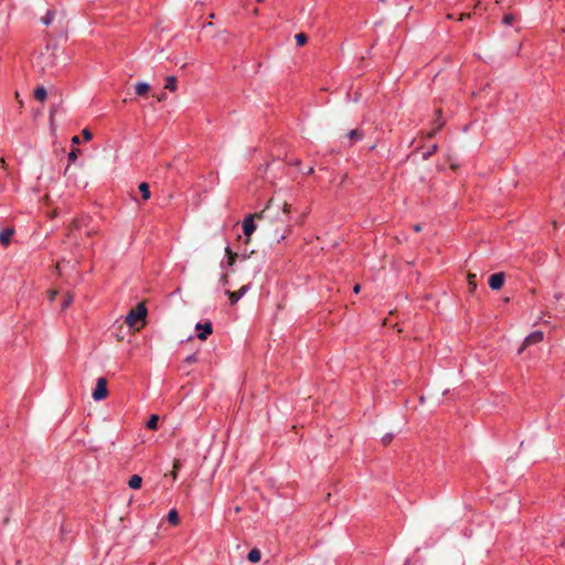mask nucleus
Returning <instances> with one entry per match:
<instances>
[{
	"instance_id": "obj_1",
	"label": "nucleus",
	"mask_w": 565,
	"mask_h": 565,
	"mask_svg": "<svg viewBox=\"0 0 565 565\" xmlns=\"http://www.w3.org/2000/svg\"><path fill=\"white\" fill-rule=\"evenodd\" d=\"M257 221L262 222V231L270 241L280 243L291 230L289 204L286 201L270 199L257 213Z\"/></svg>"
},
{
	"instance_id": "obj_2",
	"label": "nucleus",
	"mask_w": 565,
	"mask_h": 565,
	"mask_svg": "<svg viewBox=\"0 0 565 565\" xmlns=\"http://www.w3.org/2000/svg\"><path fill=\"white\" fill-rule=\"evenodd\" d=\"M146 318L147 307L140 302L128 312L126 323L134 331H139L146 324Z\"/></svg>"
},
{
	"instance_id": "obj_3",
	"label": "nucleus",
	"mask_w": 565,
	"mask_h": 565,
	"mask_svg": "<svg viewBox=\"0 0 565 565\" xmlns=\"http://www.w3.org/2000/svg\"><path fill=\"white\" fill-rule=\"evenodd\" d=\"M86 221H87L86 217L75 218L68 227L66 237L68 238V241H71L76 246L79 245V242L76 236V231L81 230L82 227H86L87 226Z\"/></svg>"
},
{
	"instance_id": "obj_4",
	"label": "nucleus",
	"mask_w": 565,
	"mask_h": 565,
	"mask_svg": "<svg viewBox=\"0 0 565 565\" xmlns=\"http://www.w3.org/2000/svg\"><path fill=\"white\" fill-rule=\"evenodd\" d=\"M108 395L107 390V380L105 377L97 379L96 387L93 392V398L95 401H100L106 398Z\"/></svg>"
},
{
	"instance_id": "obj_5",
	"label": "nucleus",
	"mask_w": 565,
	"mask_h": 565,
	"mask_svg": "<svg viewBox=\"0 0 565 565\" xmlns=\"http://www.w3.org/2000/svg\"><path fill=\"white\" fill-rule=\"evenodd\" d=\"M257 220V213L249 214L243 222V232L246 237V242L249 241L252 234L256 230L255 221Z\"/></svg>"
},
{
	"instance_id": "obj_6",
	"label": "nucleus",
	"mask_w": 565,
	"mask_h": 565,
	"mask_svg": "<svg viewBox=\"0 0 565 565\" xmlns=\"http://www.w3.org/2000/svg\"><path fill=\"white\" fill-rule=\"evenodd\" d=\"M542 340H543V332L542 331H534V332H532L531 334H529L524 339L523 344L519 349V354H521L525 350V348H527L529 345L539 343Z\"/></svg>"
},
{
	"instance_id": "obj_7",
	"label": "nucleus",
	"mask_w": 565,
	"mask_h": 565,
	"mask_svg": "<svg viewBox=\"0 0 565 565\" xmlns=\"http://www.w3.org/2000/svg\"><path fill=\"white\" fill-rule=\"evenodd\" d=\"M195 328L199 330L198 338L202 341L206 340L213 332L212 323L210 321H206L205 323H198Z\"/></svg>"
},
{
	"instance_id": "obj_8",
	"label": "nucleus",
	"mask_w": 565,
	"mask_h": 565,
	"mask_svg": "<svg viewBox=\"0 0 565 565\" xmlns=\"http://www.w3.org/2000/svg\"><path fill=\"white\" fill-rule=\"evenodd\" d=\"M505 276L503 273H495L489 278V286L493 290H499L504 284Z\"/></svg>"
},
{
	"instance_id": "obj_9",
	"label": "nucleus",
	"mask_w": 565,
	"mask_h": 565,
	"mask_svg": "<svg viewBox=\"0 0 565 565\" xmlns=\"http://www.w3.org/2000/svg\"><path fill=\"white\" fill-rule=\"evenodd\" d=\"M248 285L241 287L237 291H227L231 303H236L247 291Z\"/></svg>"
},
{
	"instance_id": "obj_10",
	"label": "nucleus",
	"mask_w": 565,
	"mask_h": 565,
	"mask_svg": "<svg viewBox=\"0 0 565 565\" xmlns=\"http://www.w3.org/2000/svg\"><path fill=\"white\" fill-rule=\"evenodd\" d=\"M14 233L13 228H6L0 233V243L7 246L11 242V237Z\"/></svg>"
},
{
	"instance_id": "obj_11",
	"label": "nucleus",
	"mask_w": 565,
	"mask_h": 565,
	"mask_svg": "<svg viewBox=\"0 0 565 565\" xmlns=\"http://www.w3.org/2000/svg\"><path fill=\"white\" fill-rule=\"evenodd\" d=\"M150 90L149 84L145 82H140L136 85V94L138 96H145Z\"/></svg>"
},
{
	"instance_id": "obj_12",
	"label": "nucleus",
	"mask_w": 565,
	"mask_h": 565,
	"mask_svg": "<svg viewBox=\"0 0 565 565\" xmlns=\"http://www.w3.org/2000/svg\"><path fill=\"white\" fill-rule=\"evenodd\" d=\"M141 483H142V479L140 476L138 475H134L130 477L129 481H128V486L131 488V489H140L141 487Z\"/></svg>"
},
{
	"instance_id": "obj_13",
	"label": "nucleus",
	"mask_w": 565,
	"mask_h": 565,
	"mask_svg": "<svg viewBox=\"0 0 565 565\" xmlns=\"http://www.w3.org/2000/svg\"><path fill=\"white\" fill-rule=\"evenodd\" d=\"M138 188H139L142 199L149 200L150 195H151L149 184L146 182H141Z\"/></svg>"
},
{
	"instance_id": "obj_14",
	"label": "nucleus",
	"mask_w": 565,
	"mask_h": 565,
	"mask_svg": "<svg viewBox=\"0 0 565 565\" xmlns=\"http://www.w3.org/2000/svg\"><path fill=\"white\" fill-rule=\"evenodd\" d=\"M262 553L258 548H253L249 551L247 558L250 563H257L260 561Z\"/></svg>"
},
{
	"instance_id": "obj_15",
	"label": "nucleus",
	"mask_w": 565,
	"mask_h": 565,
	"mask_svg": "<svg viewBox=\"0 0 565 565\" xmlns=\"http://www.w3.org/2000/svg\"><path fill=\"white\" fill-rule=\"evenodd\" d=\"M47 96V92L46 89L43 87V86H38L34 90V97L39 100V102H44L45 98Z\"/></svg>"
},
{
	"instance_id": "obj_16",
	"label": "nucleus",
	"mask_w": 565,
	"mask_h": 565,
	"mask_svg": "<svg viewBox=\"0 0 565 565\" xmlns=\"http://www.w3.org/2000/svg\"><path fill=\"white\" fill-rule=\"evenodd\" d=\"M164 88L174 92L177 89V78L174 76H168Z\"/></svg>"
},
{
	"instance_id": "obj_17",
	"label": "nucleus",
	"mask_w": 565,
	"mask_h": 565,
	"mask_svg": "<svg viewBox=\"0 0 565 565\" xmlns=\"http://www.w3.org/2000/svg\"><path fill=\"white\" fill-rule=\"evenodd\" d=\"M158 422L159 416L153 414L150 416L149 420L147 422V428L151 430H156L158 428Z\"/></svg>"
},
{
	"instance_id": "obj_18",
	"label": "nucleus",
	"mask_w": 565,
	"mask_h": 565,
	"mask_svg": "<svg viewBox=\"0 0 565 565\" xmlns=\"http://www.w3.org/2000/svg\"><path fill=\"white\" fill-rule=\"evenodd\" d=\"M168 521L173 525H177L179 523V514L175 509L169 511Z\"/></svg>"
},
{
	"instance_id": "obj_19",
	"label": "nucleus",
	"mask_w": 565,
	"mask_h": 565,
	"mask_svg": "<svg viewBox=\"0 0 565 565\" xmlns=\"http://www.w3.org/2000/svg\"><path fill=\"white\" fill-rule=\"evenodd\" d=\"M476 279H477L476 274H472V273L468 274V285H469L470 292H473L477 289Z\"/></svg>"
},
{
	"instance_id": "obj_20",
	"label": "nucleus",
	"mask_w": 565,
	"mask_h": 565,
	"mask_svg": "<svg viewBox=\"0 0 565 565\" xmlns=\"http://www.w3.org/2000/svg\"><path fill=\"white\" fill-rule=\"evenodd\" d=\"M55 11H47L46 14L41 19L45 25H50L54 20Z\"/></svg>"
},
{
	"instance_id": "obj_21",
	"label": "nucleus",
	"mask_w": 565,
	"mask_h": 565,
	"mask_svg": "<svg viewBox=\"0 0 565 565\" xmlns=\"http://www.w3.org/2000/svg\"><path fill=\"white\" fill-rule=\"evenodd\" d=\"M296 42L299 46H302L307 43L308 36L305 33H298L295 35Z\"/></svg>"
},
{
	"instance_id": "obj_22",
	"label": "nucleus",
	"mask_w": 565,
	"mask_h": 565,
	"mask_svg": "<svg viewBox=\"0 0 565 565\" xmlns=\"http://www.w3.org/2000/svg\"><path fill=\"white\" fill-rule=\"evenodd\" d=\"M180 468H181V461L179 459H174L173 469L171 471V476L174 480L177 479L178 471L180 470Z\"/></svg>"
},
{
	"instance_id": "obj_23",
	"label": "nucleus",
	"mask_w": 565,
	"mask_h": 565,
	"mask_svg": "<svg viewBox=\"0 0 565 565\" xmlns=\"http://www.w3.org/2000/svg\"><path fill=\"white\" fill-rule=\"evenodd\" d=\"M225 252L228 256V265L232 266L237 257V254L233 253L230 247H226Z\"/></svg>"
},
{
	"instance_id": "obj_24",
	"label": "nucleus",
	"mask_w": 565,
	"mask_h": 565,
	"mask_svg": "<svg viewBox=\"0 0 565 565\" xmlns=\"http://www.w3.org/2000/svg\"><path fill=\"white\" fill-rule=\"evenodd\" d=\"M437 122H438V124H437V127H436V128H434L431 131H429V132L427 134V137H428V138H433V137L436 135V132H437L439 129H441V127L444 126V122H443V121H439V119H437Z\"/></svg>"
},
{
	"instance_id": "obj_25",
	"label": "nucleus",
	"mask_w": 565,
	"mask_h": 565,
	"mask_svg": "<svg viewBox=\"0 0 565 565\" xmlns=\"http://www.w3.org/2000/svg\"><path fill=\"white\" fill-rule=\"evenodd\" d=\"M78 153H79V149H77V148L72 149L71 152L68 153V160L71 162H74L77 159Z\"/></svg>"
},
{
	"instance_id": "obj_26",
	"label": "nucleus",
	"mask_w": 565,
	"mask_h": 565,
	"mask_svg": "<svg viewBox=\"0 0 565 565\" xmlns=\"http://www.w3.org/2000/svg\"><path fill=\"white\" fill-rule=\"evenodd\" d=\"M72 302H73V296L71 294H67L62 303V309H66Z\"/></svg>"
},
{
	"instance_id": "obj_27",
	"label": "nucleus",
	"mask_w": 565,
	"mask_h": 565,
	"mask_svg": "<svg viewBox=\"0 0 565 565\" xmlns=\"http://www.w3.org/2000/svg\"><path fill=\"white\" fill-rule=\"evenodd\" d=\"M514 20H515V17L513 14H505L503 17V23L507 25H511Z\"/></svg>"
},
{
	"instance_id": "obj_28",
	"label": "nucleus",
	"mask_w": 565,
	"mask_h": 565,
	"mask_svg": "<svg viewBox=\"0 0 565 565\" xmlns=\"http://www.w3.org/2000/svg\"><path fill=\"white\" fill-rule=\"evenodd\" d=\"M82 135H83V138L86 141H88V140H90L93 138L92 132L88 129H86V128L82 131Z\"/></svg>"
},
{
	"instance_id": "obj_29",
	"label": "nucleus",
	"mask_w": 565,
	"mask_h": 565,
	"mask_svg": "<svg viewBox=\"0 0 565 565\" xmlns=\"http://www.w3.org/2000/svg\"><path fill=\"white\" fill-rule=\"evenodd\" d=\"M393 439V435L392 434H386L385 436H383L382 438V441L384 445H388Z\"/></svg>"
},
{
	"instance_id": "obj_30",
	"label": "nucleus",
	"mask_w": 565,
	"mask_h": 565,
	"mask_svg": "<svg viewBox=\"0 0 565 565\" xmlns=\"http://www.w3.org/2000/svg\"><path fill=\"white\" fill-rule=\"evenodd\" d=\"M186 363L191 364V363H195L198 361V356L196 354H191L189 355L185 360H184Z\"/></svg>"
},
{
	"instance_id": "obj_31",
	"label": "nucleus",
	"mask_w": 565,
	"mask_h": 565,
	"mask_svg": "<svg viewBox=\"0 0 565 565\" xmlns=\"http://www.w3.org/2000/svg\"><path fill=\"white\" fill-rule=\"evenodd\" d=\"M57 295V291L56 290H51L50 294H49V298L51 301H53L55 299V296Z\"/></svg>"
},
{
	"instance_id": "obj_32",
	"label": "nucleus",
	"mask_w": 565,
	"mask_h": 565,
	"mask_svg": "<svg viewBox=\"0 0 565 565\" xmlns=\"http://www.w3.org/2000/svg\"><path fill=\"white\" fill-rule=\"evenodd\" d=\"M72 142H73L74 145L79 143V142H81L79 137H78V136H74V137L72 138Z\"/></svg>"
},
{
	"instance_id": "obj_33",
	"label": "nucleus",
	"mask_w": 565,
	"mask_h": 565,
	"mask_svg": "<svg viewBox=\"0 0 565 565\" xmlns=\"http://www.w3.org/2000/svg\"><path fill=\"white\" fill-rule=\"evenodd\" d=\"M470 17H471V14H470V13H462V14H460L459 20H463V19H466V18H470Z\"/></svg>"
},
{
	"instance_id": "obj_34",
	"label": "nucleus",
	"mask_w": 565,
	"mask_h": 565,
	"mask_svg": "<svg viewBox=\"0 0 565 565\" xmlns=\"http://www.w3.org/2000/svg\"><path fill=\"white\" fill-rule=\"evenodd\" d=\"M414 231H415V232H419V231H422V226H420V224H416V225H414Z\"/></svg>"
},
{
	"instance_id": "obj_35",
	"label": "nucleus",
	"mask_w": 565,
	"mask_h": 565,
	"mask_svg": "<svg viewBox=\"0 0 565 565\" xmlns=\"http://www.w3.org/2000/svg\"><path fill=\"white\" fill-rule=\"evenodd\" d=\"M436 150H437V146H436V145H434V146L430 148V151L428 152V154L434 153Z\"/></svg>"
},
{
	"instance_id": "obj_36",
	"label": "nucleus",
	"mask_w": 565,
	"mask_h": 565,
	"mask_svg": "<svg viewBox=\"0 0 565 565\" xmlns=\"http://www.w3.org/2000/svg\"><path fill=\"white\" fill-rule=\"evenodd\" d=\"M164 98H166V94L163 93V94H161V95L158 97V100H159V102H161V100H163Z\"/></svg>"
},
{
	"instance_id": "obj_37",
	"label": "nucleus",
	"mask_w": 565,
	"mask_h": 565,
	"mask_svg": "<svg viewBox=\"0 0 565 565\" xmlns=\"http://www.w3.org/2000/svg\"><path fill=\"white\" fill-rule=\"evenodd\" d=\"M348 137H349V139H351V140L353 139V130H350V131L348 132Z\"/></svg>"
},
{
	"instance_id": "obj_38",
	"label": "nucleus",
	"mask_w": 565,
	"mask_h": 565,
	"mask_svg": "<svg viewBox=\"0 0 565 565\" xmlns=\"http://www.w3.org/2000/svg\"><path fill=\"white\" fill-rule=\"evenodd\" d=\"M0 164H1L2 168H6V161H4L3 158L0 159Z\"/></svg>"
},
{
	"instance_id": "obj_39",
	"label": "nucleus",
	"mask_w": 565,
	"mask_h": 565,
	"mask_svg": "<svg viewBox=\"0 0 565 565\" xmlns=\"http://www.w3.org/2000/svg\"><path fill=\"white\" fill-rule=\"evenodd\" d=\"M354 136H355V141L361 137L356 129H355Z\"/></svg>"
},
{
	"instance_id": "obj_40",
	"label": "nucleus",
	"mask_w": 565,
	"mask_h": 565,
	"mask_svg": "<svg viewBox=\"0 0 565 565\" xmlns=\"http://www.w3.org/2000/svg\"><path fill=\"white\" fill-rule=\"evenodd\" d=\"M360 292V285L355 284V295Z\"/></svg>"
},
{
	"instance_id": "obj_41",
	"label": "nucleus",
	"mask_w": 565,
	"mask_h": 565,
	"mask_svg": "<svg viewBox=\"0 0 565 565\" xmlns=\"http://www.w3.org/2000/svg\"><path fill=\"white\" fill-rule=\"evenodd\" d=\"M308 173H309V174H310V173H313V168H312V167L308 169Z\"/></svg>"
},
{
	"instance_id": "obj_42",
	"label": "nucleus",
	"mask_w": 565,
	"mask_h": 565,
	"mask_svg": "<svg viewBox=\"0 0 565 565\" xmlns=\"http://www.w3.org/2000/svg\"><path fill=\"white\" fill-rule=\"evenodd\" d=\"M92 234H93V231H87V232H86V235H87V236H90Z\"/></svg>"
},
{
	"instance_id": "obj_43",
	"label": "nucleus",
	"mask_w": 565,
	"mask_h": 565,
	"mask_svg": "<svg viewBox=\"0 0 565 565\" xmlns=\"http://www.w3.org/2000/svg\"><path fill=\"white\" fill-rule=\"evenodd\" d=\"M437 115H438V117L441 115V110L440 109L437 110Z\"/></svg>"
},
{
	"instance_id": "obj_44",
	"label": "nucleus",
	"mask_w": 565,
	"mask_h": 565,
	"mask_svg": "<svg viewBox=\"0 0 565 565\" xmlns=\"http://www.w3.org/2000/svg\"><path fill=\"white\" fill-rule=\"evenodd\" d=\"M555 298L558 300L561 298V296L558 294H556Z\"/></svg>"
},
{
	"instance_id": "obj_45",
	"label": "nucleus",
	"mask_w": 565,
	"mask_h": 565,
	"mask_svg": "<svg viewBox=\"0 0 565 565\" xmlns=\"http://www.w3.org/2000/svg\"><path fill=\"white\" fill-rule=\"evenodd\" d=\"M563 547H564V550H565V542L563 543Z\"/></svg>"
},
{
	"instance_id": "obj_46",
	"label": "nucleus",
	"mask_w": 565,
	"mask_h": 565,
	"mask_svg": "<svg viewBox=\"0 0 565 565\" xmlns=\"http://www.w3.org/2000/svg\"><path fill=\"white\" fill-rule=\"evenodd\" d=\"M257 2H263V0H257Z\"/></svg>"
}]
</instances>
